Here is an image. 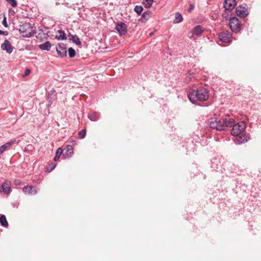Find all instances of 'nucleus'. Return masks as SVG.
Wrapping results in <instances>:
<instances>
[{
  "instance_id": "nucleus-1",
  "label": "nucleus",
  "mask_w": 261,
  "mask_h": 261,
  "mask_svg": "<svg viewBox=\"0 0 261 261\" xmlns=\"http://www.w3.org/2000/svg\"><path fill=\"white\" fill-rule=\"evenodd\" d=\"M188 97L189 100L193 104L199 105V101L206 100L209 97V91L204 88H198L196 90L190 92Z\"/></svg>"
},
{
  "instance_id": "nucleus-2",
  "label": "nucleus",
  "mask_w": 261,
  "mask_h": 261,
  "mask_svg": "<svg viewBox=\"0 0 261 261\" xmlns=\"http://www.w3.org/2000/svg\"><path fill=\"white\" fill-rule=\"evenodd\" d=\"M233 123V119L232 118L221 119L217 117L212 118L209 121L210 127L218 130H223L225 126L231 127Z\"/></svg>"
},
{
  "instance_id": "nucleus-3",
  "label": "nucleus",
  "mask_w": 261,
  "mask_h": 261,
  "mask_svg": "<svg viewBox=\"0 0 261 261\" xmlns=\"http://www.w3.org/2000/svg\"><path fill=\"white\" fill-rule=\"evenodd\" d=\"M234 121H233V124L231 126H232V128L231 130V134L232 135L237 137L235 140H238L239 142L242 143L244 142V132L246 128V125L243 121L238 122L236 124H234Z\"/></svg>"
},
{
  "instance_id": "nucleus-4",
  "label": "nucleus",
  "mask_w": 261,
  "mask_h": 261,
  "mask_svg": "<svg viewBox=\"0 0 261 261\" xmlns=\"http://www.w3.org/2000/svg\"><path fill=\"white\" fill-rule=\"evenodd\" d=\"M18 31L20 34L24 37H30L34 34L33 26L29 22H25L20 25Z\"/></svg>"
},
{
  "instance_id": "nucleus-5",
  "label": "nucleus",
  "mask_w": 261,
  "mask_h": 261,
  "mask_svg": "<svg viewBox=\"0 0 261 261\" xmlns=\"http://www.w3.org/2000/svg\"><path fill=\"white\" fill-rule=\"evenodd\" d=\"M229 24L230 29L234 33H238L241 30L239 20L236 17L230 18Z\"/></svg>"
},
{
  "instance_id": "nucleus-6",
  "label": "nucleus",
  "mask_w": 261,
  "mask_h": 261,
  "mask_svg": "<svg viewBox=\"0 0 261 261\" xmlns=\"http://www.w3.org/2000/svg\"><path fill=\"white\" fill-rule=\"evenodd\" d=\"M47 30L46 27H39L37 31H34V33L36 34V37L40 40L47 39L48 35Z\"/></svg>"
},
{
  "instance_id": "nucleus-7",
  "label": "nucleus",
  "mask_w": 261,
  "mask_h": 261,
  "mask_svg": "<svg viewBox=\"0 0 261 261\" xmlns=\"http://www.w3.org/2000/svg\"><path fill=\"white\" fill-rule=\"evenodd\" d=\"M236 13L241 18H245L249 14L248 9L242 5H240L236 8Z\"/></svg>"
},
{
  "instance_id": "nucleus-8",
  "label": "nucleus",
  "mask_w": 261,
  "mask_h": 261,
  "mask_svg": "<svg viewBox=\"0 0 261 261\" xmlns=\"http://www.w3.org/2000/svg\"><path fill=\"white\" fill-rule=\"evenodd\" d=\"M115 29L119 35L121 36L127 33V26L124 22L119 21L116 25Z\"/></svg>"
},
{
  "instance_id": "nucleus-9",
  "label": "nucleus",
  "mask_w": 261,
  "mask_h": 261,
  "mask_svg": "<svg viewBox=\"0 0 261 261\" xmlns=\"http://www.w3.org/2000/svg\"><path fill=\"white\" fill-rule=\"evenodd\" d=\"M219 40L223 43H228L232 41V36L227 31L222 32L219 35Z\"/></svg>"
},
{
  "instance_id": "nucleus-10",
  "label": "nucleus",
  "mask_w": 261,
  "mask_h": 261,
  "mask_svg": "<svg viewBox=\"0 0 261 261\" xmlns=\"http://www.w3.org/2000/svg\"><path fill=\"white\" fill-rule=\"evenodd\" d=\"M56 51L58 55L62 58H64L67 56L66 45L63 43H59L58 47H56Z\"/></svg>"
},
{
  "instance_id": "nucleus-11",
  "label": "nucleus",
  "mask_w": 261,
  "mask_h": 261,
  "mask_svg": "<svg viewBox=\"0 0 261 261\" xmlns=\"http://www.w3.org/2000/svg\"><path fill=\"white\" fill-rule=\"evenodd\" d=\"M236 5V0H225L223 6L226 10H232Z\"/></svg>"
},
{
  "instance_id": "nucleus-12",
  "label": "nucleus",
  "mask_w": 261,
  "mask_h": 261,
  "mask_svg": "<svg viewBox=\"0 0 261 261\" xmlns=\"http://www.w3.org/2000/svg\"><path fill=\"white\" fill-rule=\"evenodd\" d=\"M1 48L3 50H6L8 54H11L13 50V47L8 40H5L1 45Z\"/></svg>"
},
{
  "instance_id": "nucleus-13",
  "label": "nucleus",
  "mask_w": 261,
  "mask_h": 261,
  "mask_svg": "<svg viewBox=\"0 0 261 261\" xmlns=\"http://www.w3.org/2000/svg\"><path fill=\"white\" fill-rule=\"evenodd\" d=\"M11 181L6 180L2 185V191L7 195L9 194L11 192Z\"/></svg>"
},
{
  "instance_id": "nucleus-14",
  "label": "nucleus",
  "mask_w": 261,
  "mask_h": 261,
  "mask_svg": "<svg viewBox=\"0 0 261 261\" xmlns=\"http://www.w3.org/2000/svg\"><path fill=\"white\" fill-rule=\"evenodd\" d=\"M23 192L25 194L35 195L37 193V189L32 186H26L23 188Z\"/></svg>"
},
{
  "instance_id": "nucleus-15",
  "label": "nucleus",
  "mask_w": 261,
  "mask_h": 261,
  "mask_svg": "<svg viewBox=\"0 0 261 261\" xmlns=\"http://www.w3.org/2000/svg\"><path fill=\"white\" fill-rule=\"evenodd\" d=\"M204 31L203 27L200 25H196L192 30V33L193 35L199 37L201 35Z\"/></svg>"
},
{
  "instance_id": "nucleus-16",
  "label": "nucleus",
  "mask_w": 261,
  "mask_h": 261,
  "mask_svg": "<svg viewBox=\"0 0 261 261\" xmlns=\"http://www.w3.org/2000/svg\"><path fill=\"white\" fill-rule=\"evenodd\" d=\"M151 14L152 12L149 10L144 12L142 14L141 18L139 19V20L142 22H146L151 17Z\"/></svg>"
},
{
  "instance_id": "nucleus-17",
  "label": "nucleus",
  "mask_w": 261,
  "mask_h": 261,
  "mask_svg": "<svg viewBox=\"0 0 261 261\" xmlns=\"http://www.w3.org/2000/svg\"><path fill=\"white\" fill-rule=\"evenodd\" d=\"M16 142V140H11L0 147V154L3 153L8 148L10 147L12 144Z\"/></svg>"
},
{
  "instance_id": "nucleus-18",
  "label": "nucleus",
  "mask_w": 261,
  "mask_h": 261,
  "mask_svg": "<svg viewBox=\"0 0 261 261\" xmlns=\"http://www.w3.org/2000/svg\"><path fill=\"white\" fill-rule=\"evenodd\" d=\"M68 37H69V40L72 41L75 44L77 45H81V42L77 35H71V34H69Z\"/></svg>"
},
{
  "instance_id": "nucleus-19",
  "label": "nucleus",
  "mask_w": 261,
  "mask_h": 261,
  "mask_svg": "<svg viewBox=\"0 0 261 261\" xmlns=\"http://www.w3.org/2000/svg\"><path fill=\"white\" fill-rule=\"evenodd\" d=\"M51 46V43L49 41H46L44 43L40 44L39 45V47L40 49L47 51L50 50Z\"/></svg>"
},
{
  "instance_id": "nucleus-20",
  "label": "nucleus",
  "mask_w": 261,
  "mask_h": 261,
  "mask_svg": "<svg viewBox=\"0 0 261 261\" xmlns=\"http://www.w3.org/2000/svg\"><path fill=\"white\" fill-rule=\"evenodd\" d=\"M58 33L59 34V35L56 36V39H57L58 40H64L66 39V36L64 31L60 30L58 31Z\"/></svg>"
},
{
  "instance_id": "nucleus-21",
  "label": "nucleus",
  "mask_w": 261,
  "mask_h": 261,
  "mask_svg": "<svg viewBox=\"0 0 261 261\" xmlns=\"http://www.w3.org/2000/svg\"><path fill=\"white\" fill-rule=\"evenodd\" d=\"M0 223L3 227H7L8 226V223L6 219V216L4 215L0 217Z\"/></svg>"
},
{
  "instance_id": "nucleus-22",
  "label": "nucleus",
  "mask_w": 261,
  "mask_h": 261,
  "mask_svg": "<svg viewBox=\"0 0 261 261\" xmlns=\"http://www.w3.org/2000/svg\"><path fill=\"white\" fill-rule=\"evenodd\" d=\"M183 20L182 15L179 13L176 12L175 13V19L174 20V23H177L181 22Z\"/></svg>"
},
{
  "instance_id": "nucleus-23",
  "label": "nucleus",
  "mask_w": 261,
  "mask_h": 261,
  "mask_svg": "<svg viewBox=\"0 0 261 261\" xmlns=\"http://www.w3.org/2000/svg\"><path fill=\"white\" fill-rule=\"evenodd\" d=\"M55 98V91L54 92H51L50 93L48 94L47 96V100L50 105L53 103Z\"/></svg>"
},
{
  "instance_id": "nucleus-24",
  "label": "nucleus",
  "mask_w": 261,
  "mask_h": 261,
  "mask_svg": "<svg viewBox=\"0 0 261 261\" xmlns=\"http://www.w3.org/2000/svg\"><path fill=\"white\" fill-rule=\"evenodd\" d=\"M65 150H66V154L68 155H71L73 154V149L71 145H67L65 148Z\"/></svg>"
},
{
  "instance_id": "nucleus-25",
  "label": "nucleus",
  "mask_w": 261,
  "mask_h": 261,
  "mask_svg": "<svg viewBox=\"0 0 261 261\" xmlns=\"http://www.w3.org/2000/svg\"><path fill=\"white\" fill-rule=\"evenodd\" d=\"M62 153V150L61 148H59L57 150L56 155L54 159L55 161H57L59 159Z\"/></svg>"
},
{
  "instance_id": "nucleus-26",
  "label": "nucleus",
  "mask_w": 261,
  "mask_h": 261,
  "mask_svg": "<svg viewBox=\"0 0 261 261\" xmlns=\"http://www.w3.org/2000/svg\"><path fill=\"white\" fill-rule=\"evenodd\" d=\"M143 10V8L141 6H136L134 8L135 12L138 14L140 15Z\"/></svg>"
},
{
  "instance_id": "nucleus-27",
  "label": "nucleus",
  "mask_w": 261,
  "mask_h": 261,
  "mask_svg": "<svg viewBox=\"0 0 261 261\" xmlns=\"http://www.w3.org/2000/svg\"><path fill=\"white\" fill-rule=\"evenodd\" d=\"M69 57L71 58H73L75 56V51L72 47H70L68 49Z\"/></svg>"
},
{
  "instance_id": "nucleus-28",
  "label": "nucleus",
  "mask_w": 261,
  "mask_h": 261,
  "mask_svg": "<svg viewBox=\"0 0 261 261\" xmlns=\"http://www.w3.org/2000/svg\"><path fill=\"white\" fill-rule=\"evenodd\" d=\"M146 2V4H145V7L147 8H149L151 7L152 3L153 2V0H145Z\"/></svg>"
},
{
  "instance_id": "nucleus-29",
  "label": "nucleus",
  "mask_w": 261,
  "mask_h": 261,
  "mask_svg": "<svg viewBox=\"0 0 261 261\" xmlns=\"http://www.w3.org/2000/svg\"><path fill=\"white\" fill-rule=\"evenodd\" d=\"M8 3H9L11 6L13 7H16L17 6V2L15 0H5Z\"/></svg>"
},
{
  "instance_id": "nucleus-30",
  "label": "nucleus",
  "mask_w": 261,
  "mask_h": 261,
  "mask_svg": "<svg viewBox=\"0 0 261 261\" xmlns=\"http://www.w3.org/2000/svg\"><path fill=\"white\" fill-rule=\"evenodd\" d=\"M86 134V132L85 129H83L80 131L79 133V137L81 139H83L84 138H85Z\"/></svg>"
},
{
  "instance_id": "nucleus-31",
  "label": "nucleus",
  "mask_w": 261,
  "mask_h": 261,
  "mask_svg": "<svg viewBox=\"0 0 261 261\" xmlns=\"http://www.w3.org/2000/svg\"><path fill=\"white\" fill-rule=\"evenodd\" d=\"M88 118L91 121H96L98 119V115H88Z\"/></svg>"
},
{
  "instance_id": "nucleus-32",
  "label": "nucleus",
  "mask_w": 261,
  "mask_h": 261,
  "mask_svg": "<svg viewBox=\"0 0 261 261\" xmlns=\"http://www.w3.org/2000/svg\"><path fill=\"white\" fill-rule=\"evenodd\" d=\"M2 24L5 27H8V25L7 21V19L6 17H4L3 21H2Z\"/></svg>"
},
{
  "instance_id": "nucleus-33",
  "label": "nucleus",
  "mask_w": 261,
  "mask_h": 261,
  "mask_svg": "<svg viewBox=\"0 0 261 261\" xmlns=\"http://www.w3.org/2000/svg\"><path fill=\"white\" fill-rule=\"evenodd\" d=\"M195 8V6L193 4H190L189 8L188 10L189 12H191Z\"/></svg>"
},
{
  "instance_id": "nucleus-34",
  "label": "nucleus",
  "mask_w": 261,
  "mask_h": 261,
  "mask_svg": "<svg viewBox=\"0 0 261 261\" xmlns=\"http://www.w3.org/2000/svg\"><path fill=\"white\" fill-rule=\"evenodd\" d=\"M0 35H3L4 36H7L8 35V32L7 31H3L0 30Z\"/></svg>"
},
{
  "instance_id": "nucleus-35",
  "label": "nucleus",
  "mask_w": 261,
  "mask_h": 261,
  "mask_svg": "<svg viewBox=\"0 0 261 261\" xmlns=\"http://www.w3.org/2000/svg\"><path fill=\"white\" fill-rule=\"evenodd\" d=\"M14 183L15 185L16 186H18V185H20L21 184V181L19 179H15L14 181Z\"/></svg>"
},
{
  "instance_id": "nucleus-36",
  "label": "nucleus",
  "mask_w": 261,
  "mask_h": 261,
  "mask_svg": "<svg viewBox=\"0 0 261 261\" xmlns=\"http://www.w3.org/2000/svg\"><path fill=\"white\" fill-rule=\"evenodd\" d=\"M57 1V4H64L66 0H56Z\"/></svg>"
},
{
  "instance_id": "nucleus-37",
  "label": "nucleus",
  "mask_w": 261,
  "mask_h": 261,
  "mask_svg": "<svg viewBox=\"0 0 261 261\" xmlns=\"http://www.w3.org/2000/svg\"><path fill=\"white\" fill-rule=\"evenodd\" d=\"M31 72V70L29 68H27L25 70L24 74L25 75H28Z\"/></svg>"
},
{
  "instance_id": "nucleus-38",
  "label": "nucleus",
  "mask_w": 261,
  "mask_h": 261,
  "mask_svg": "<svg viewBox=\"0 0 261 261\" xmlns=\"http://www.w3.org/2000/svg\"><path fill=\"white\" fill-rule=\"evenodd\" d=\"M49 167H50V171L53 170L56 167V165L55 164H51L49 165Z\"/></svg>"
},
{
  "instance_id": "nucleus-39",
  "label": "nucleus",
  "mask_w": 261,
  "mask_h": 261,
  "mask_svg": "<svg viewBox=\"0 0 261 261\" xmlns=\"http://www.w3.org/2000/svg\"><path fill=\"white\" fill-rule=\"evenodd\" d=\"M28 147L32 148V145H29L28 146Z\"/></svg>"
},
{
  "instance_id": "nucleus-40",
  "label": "nucleus",
  "mask_w": 261,
  "mask_h": 261,
  "mask_svg": "<svg viewBox=\"0 0 261 261\" xmlns=\"http://www.w3.org/2000/svg\"><path fill=\"white\" fill-rule=\"evenodd\" d=\"M151 35H152V33H150V36H151Z\"/></svg>"
},
{
  "instance_id": "nucleus-41",
  "label": "nucleus",
  "mask_w": 261,
  "mask_h": 261,
  "mask_svg": "<svg viewBox=\"0 0 261 261\" xmlns=\"http://www.w3.org/2000/svg\"><path fill=\"white\" fill-rule=\"evenodd\" d=\"M92 114L94 115V114H95V113H93Z\"/></svg>"
}]
</instances>
